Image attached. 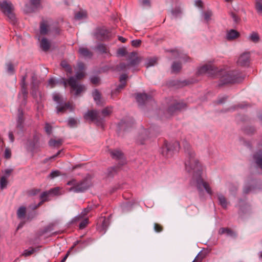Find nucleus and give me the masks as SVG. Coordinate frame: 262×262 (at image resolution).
Segmentation results:
<instances>
[{"instance_id":"1","label":"nucleus","mask_w":262,"mask_h":262,"mask_svg":"<svg viewBox=\"0 0 262 262\" xmlns=\"http://www.w3.org/2000/svg\"><path fill=\"white\" fill-rule=\"evenodd\" d=\"M183 145L186 157L185 161V168L188 173H192V182L195 183L200 192H202L203 188H204L208 194L211 195L212 194L211 188L209 184L205 182L201 176L202 168L198 160L195 158V152L187 141L185 140L183 142Z\"/></svg>"},{"instance_id":"2","label":"nucleus","mask_w":262,"mask_h":262,"mask_svg":"<svg viewBox=\"0 0 262 262\" xmlns=\"http://www.w3.org/2000/svg\"><path fill=\"white\" fill-rule=\"evenodd\" d=\"M206 73L213 77L219 78V86L239 83L245 77V75L238 70L227 71L222 69H219L211 64H205L198 69V74Z\"/></svg>"},{"instance_id":"3","label":"nucleus","mask_w":262,"mask_h":262,"mask_svg":"<svg viewBox=\"0 0 262 262\" xmlns=\"http://www.w3.org/2000/svg\"><path fill=\"white\" fill-rule=\"evenodd\" d=\"M0 10L7 17L8 21L12 25L17 23V18L14 12V7L9 1H0Z\"/></svg>"},{"instance_id":"4","label":"nucleus","mask_w":262,"mask_h":262,"mask_svg":"<svg viewBox=\"0 0 262 262\" xmlns=\"http://www.w3.org/2000/svg\"><path fill=\"white\" fill-rule=\"evenodd\" d=\"M58 84H63L65 88L68 84L71 87V93L74 92V95L76 96L80 95L85 91V86L78 83L77 80L74 77H70L67 80L62 78L59 80Z\"/></svg>"},{"instance_id":"5","label":"nucleus","mask_w":262,"mask_h":262,"mask_svg":"<svg viewBox=\"0 0 262 262\" xmlns=\"http://www.w3.org/2000/svg\"><path fill=\"white\" fill-rule=\"evenodd\" d=\"M180 148V143L178 141L168 143L165 141L164 145L161 148V153L167 158H171L175 152L179 150Z\"/></svg>"},{"instance_id":"6","label":"nucleus","mask_w":262,"mask_h":262,"mask_svg":"<svg viewBox=\"0 0 262 262\" xmlns=\"http://www.w3.org/2000/svg\"><path fill=\"white\" fill-rule=\"evenodd\" d=\"M53 99L54 101L61 106H57L56 107L57 113H64L66 110H69L70 111H72L74 110V107L72 104L68 102L63 104V99L59 94L55 93L53 96Z\"/></svg>"},{"instance_id":"7","label":"nucleus","mask_w":262,"mask_h":262,"mask_svg":"<svg viewBox=\"0 0 262 262\" xmlns=\"http://www.w3.org/2000/svg\"><path fill=\"white\" fill-rule=\"evenodd\" d=\"M84 118L95 122L98 126H103V118L100 116V112L99 111L93 110L88 111L84 114Z\"/></svg>"},{"instance_id":"8","label":"nucleus","mask_w":262,"mask_h":262,"mask_svg":"<svg viewBox=\"0 0 262 262\" xmlns=\"http://www.w3.org/2000/svg\"><path fill=\"white\" fill-rule=\"evenodd\" d=\"M90 186V181L87 179H84L78 182H76L75 186L71 187L69 189V191H74L76 193L83 192L86 190Z\"/></svg>"},{"instance_id":"9","label":"nucleus","mask_w":262,"mask_h":262,"mask_svg":"<svg viewBox=\"0 0 262 262\" xmlns=\"http://www.w3.org/2000/svg\"><path fill=\"white\" fill-rule=\"evenodd\" d=\"M94 36L96 39L104 41L108 40L111 37V32L104 27L97 28L94 33Z\"/></svg>"},{"instance_id":"10","label":"nucleus","mask_w":262,"mask_h":262,"mask_svg":"<svg viewBox=\"0 0 262 262\" xmlns=\"http://www.w3.org/2000/svg\"><path fill=\"white\" fill-rule=\"evenodd\" d=\"M128 76L126 74H123L119 77L120 84L117 86V88L113 90L111 92V98H114L115 96H117L122 90L126 86V80Z\"/></svg>"},{"instance_id":"11","label":"nucleus","mask_w":262,"mask_h":262,"mask_svg":"<svg viewBox=\"0 0 262 262\" xmlns=\"http://www.w3.org/2000/svg\"><path fill=\"white\" fill-rule=\"evenodd\" d=\"M28 77L27 73H26L24 75L21 76V80L20 82V85L21 87V93L23 96V100L22 104L25 105L27 103V98H28V90L27 85L26 82V79Z\"/></svg>"},{"instance_id":"12","label":"nucleus","mask_w":262,"mask_h":262,"mask_svg":"<svg viewBox=\"0 0 262 262\" xmlns=\"http://www.w3.org/2000/svg\"><path fill=\"white\" fill-rule=\"evenodd\" d=\"M59 187H55L50 189L48 191H43L40 195V199L41 200H45V202L50 200V196H55L59 194Z\"/></svg>"},{"instance_id":"13","label":"nucleus","mask_w":262,"mask_h":262,"mask_svg":"<svg viewBox=\"0 0 262 262\" xmlns=\"http://www.w3.org/2000/svg\"><path fill=\"white\" fill-rule=\"evenodd\" d=\"M187 107V104L183 101L178 102L170 105L167 112L170 114H173L178 111H181Z\"/></svg>"},{"instance_id":"14","label":"nucleus","mask_w":262,"mask_h":262,"mask_svg":"<svg viewBox=\"0 0 262 262\" xmlns=\"http://www.w3.org/2000/svg\"><path fill=\"white\" fill-rule=\"evenodd\" d=\"M250 63V53L246 52L242 53L237 61V63L241 67H248Z\"/></svg>"},{"instance_id":"15","label":"nucleus","mask_w":262,"mask_h":262,"mask_svg":"<svg viewBox=\"0 0 262 262\" xmlns=\"http://www.w3.org/2000/svg\"><path fill=\"white\" fill-rule=\"evenodd\" d=\"M93 242V239L91 238H89L86 239L77 240L74 243L73 245L70 248V250H72L75 247L77 246V251H79L90 245Z\"/></svg>"},{"instance_id":"16","label":"nucleus","mask_w":262,"mask_h":262,"mask_svg":"<svg viewBox=\"0 0 262 262\" xmlns=\"http://www.w3.org/2000/svg\"><path fill=\"white\" fill-rule=\"evenodd\" d=\"M111 156L113 159L118 161V166L121 167L126 163L124 158L123 154L119 150H114L110 152Z\"/></svg>"},{"instance_id":"17","label":"nucleus","mask_w":262,"mask_h":262,"mask_svg":"<svg viewBox=\"0 0 262 262\" xmlns=\"http://www.w3.org/2000/svg\"><path fill=\"white\" fill-rule=\"evenodd\" d=\"M151 129L143 128L141 133L138 136L137 142L138 144L143 145L146 143L149 138V134Z\"/></svg>"},{"instance_id":"18","label":"nucleus","mask_w":262,"mask_h":262,"mask_svg":"<svg viewBox=\"0 0 262 262\" xmlns=\"http://www.w3.org/2000/svg\"><path fill=\"white\" fill-rule=\"evenodd\" d=\"M16 122V127L18 129L23 130L24 128V123L25 122V118L24 116V111L21 107H19L18 108Z\"/></svg>"},{"instance_id":"19","label":"nucleus","mask_w":262,"mask_h":262,"mask_svg":"<svg viewBox=\"0 0 262 262\" xmlns=\"http://www.w3.org/2000/svg\"><path fill=\"white\" fill-rule=\"evenodd\" d=\"M136 98L139 104L141 105H144L148 101H151L152 99L151 95L146 93H138Z\"/></svg>"},{"instance_id":"20","label":"nucleus","mask_w":262,"mask_h":262,"mask_svg":"<svg viewBox=\"0 0 262 262\" xmlns=\"http://www.w3.org/2000/svg\"><path fill=\"white\" fill-rule=\"evenodd\" d=\"M142 58L138 57L136 52H132L129 54L128 60H129V65L130 67L137 66L141 61Z\"/></svg>"},{"instance_id":"21","label":"nucleus","mask_w":262,"mask_h":262,"mask_svg":"<svg viewBox=\"0 0 262 262\" xmlns=\"http://www.w3.org/2000/svg\"><path fill=\"white\" fill-rule=\"evenodd\" d=\"M134 124V121L132 118H125L122 119L119 124L120 129L126 130L131 127Z\"/></svg>"},{"instance_id":"22","label":"nucleus","mask_w":262,"mask_h":262,"mask_svg":"<svg viewBox=\"0 0 262 262\" xmlns=\"http://www.w3.org/2000/svg\"><path fill=\"white\" fill-rule=\"evenodd\" d=\"M31 95L34 99H36V101H38L37 98L38 94L39 96V101L42 99V94L38 92V82H34L33 84H31Z\"/></svg>"},{"instance_id":"23","label":"nucleus","mask_w":262,"mask_h":262,"mask_svg":"<svg viewBox=\"0 0 262 262\" xmlns=\"http://www.w3.org/2000/svg\"><path fill=\"white\" fill-rule=\"evenodd\" d=\"M49 26L48 20L42 19L40 23L39 31L41 35H46L49 32Z\"/></svg>"},{"instance_id":"24","label":"nucleus","mask_w":262,"mask_h":262,"mask_svg":"<svg viewBox=\"0 0 262 262\" xmlns=\"http://www.w3.org/2000/svg\"><path fill=\"white\" fill-rule=\"evenodd\" d=\"M92 96L97 105H103V102L101 100V94L98 90L95 89L92 92Z\"/></svg>"},{"instance_id":"25","label":"nucleus","mask_w":262,"mask_h":262,"mask_svg":"<svg viewBox=\"0 0 262 262\" xmlns=\"http://www.w3.org/2000/svg\"><path fill=\"white\" fill-rule=\"evenodd\" d=\"M219 234H226L228 236H230L231 237H236V233L231 229L229 228H221L219 231Z\"/></svg>"},{"instance_id":"26","label":"nucleus","mask_w":262,"mask_h":262,"mask_svg":"<svg viewBox=\"0 0 262 262\" xmlns=\"http://www.w3.org/2000/svg\"><path fill=\"white\" fill-rule=\"evenodd\" d=\"M100 222L101 223L100 231L104 233L110 225V220L105 217H101L100 220Z\"/></svg>"},{"instance_id":"27","label":"nucleus","mask_w":262,"mask_h":262,"mask_svg":"<svg viewBox=\"0 0 262 262\" xmlns=\"http://www.w3.org/2000/svg\"><path fill=\"white\" fill-rule=\"evenodd\" d=\"M239 36V33L236 30L231 29L227 33L226 38L228 40H231Z\"/></svg>"},{"instance_id":"28","label":"nucleus","mask_w":262,"mask_h":262,"mask_svg":"<svg viewBox=\"0 0 262 262\" xmlns=\"http://www.w3.org/2000/svg\"><path fill=\"white\" fill-rule=\"evenodd\" d=\"M253 159L257 166L262 169V151L256 152L253 156Z\"/></svg>"},{"instance_id":"29","label":"nucleus","mask_w":262,"mask_h":262,"mask_svg":"<svg viewBox=\"0 0 262 262\" xmlns=\"http://www.w3.org/2000/svg\"><path fill=\"white\" fill-rule=\"evenodd\" d=\"M78 52L80 55L84 57L91 58L93 55L92 53L87 48L85 47H80Z\"/></svg>"},{"instance_id":"30","label":"nucleus","mask_w":262,"mask_h":262,"mask_svg":"<svg viewBox=\"0 0 262 262\" xmlns=\"http://www.w3.org/2000/svg\"><path fill=\"white\" fill-rule=\"evenodd\" d=\"M63 140L62 139H59L58 140H55L51 139L49 141V145L51 147L59 148L63 143Z\"/></svg>"},{"instance_id":"31","label":"nucleus","mask_w":262,"mask_h":262,"mask_svg":"<svg viewBox=\"0 0 262 262\" xmlns=\"http://www.w3.org/2000/svg\"><path fill=\"white\" fill-rule=\"evenodd\" d=\"M50 41L46 38H43L40 41V47L43 51H48L50 48Z\"/></svg>"},{"instance_id":"32","label":"nucleus","mask_w":262,"mask_h":262,"mask_svg":"<svg viewBox=\"0 0 262 262\" xmlns=\"http://www.w3.org/2000/svg\"><path fill=\"white\" fill-rule=\"evenodd\" d=\"M120 167H119V166L117 165L108 168L107 170V177L108 178H113Z\"/></svg>"},{"instance_id":"33","label":"nucleus","mask_w":262,"mask_h":262,"mask_svg":"<svg viewBox=\"0 0 262 262\" xmlns=\"http://www.w3.org/2000/svg\"><path fill=\"white\" fill-rule=\"evenodd\" d=\"M31 8L32 10L29 12H34L40 7V0H30Z\"/></svg>"},{"instance_id":"34","label":"nucleus","mask_w":262,"mask_h":262,"mask_svg":"<svg viewBox=\"0 0 262 262\" xmlns=\"http://www.w3.org/2000/svg\"><path fill=\"white\" fill-rule=\"evenodd\" d=\"M88 16L87 12L85 10H81L77 12L75 15V18L77 20L86 18Z\"/></svg>"},{"instance_id":"35","label":"nucleus","mask_w":262,"mask_h":262,"mask_svg":"<svg viewBox=\"0 0 262 262\" xmlns=\"http://www.w3.org/2000/svg\"><path fill=\"white\" fill-rule=\"evenodd\" d=\"M26 213V208L24 206L20 207L17 211V215L18 219L25 218Z\"/></svg>"},{"instance_id":"36","label":"nucleus","mask_w":262,"mask_h":262,"mask_svg":"<svg viewBox=\"0 0 262 262\" xmlns=\"http://www.w3.org/2000/svg\"><path fill=\"white\" fill-rule=\"evenodd\" d=\"M217 199L220 204L224 208H226L227 207V201L226 198L222 194L217 195Z\"/></svg>"},{"instance_id":"37","label":"nucleus","mask_w":262,"mask_h":262,"mask_svg":"<svg viewBox=\"0 0 262 262\" xmlns=\"http://www.w3.org/2000/svg\"><path fill=\"white\" fill-rule=\"evenodd\" d=\"M113 107L112 106H107L103 108L100 112L103 117H101L104 119V117L109 116L112 113ZM104 120L103 119V121Z\"/></svg>"},{"instance_id":"38","label":"nucleus","mask_w":262,"mask_h":262,"mask_svg":"<svg viewBox=\"0 0 262 262\" xmlns=\"http://www.w3.org/2000/svg\"><path fill=\"white\" fill-rule=\"evenodd\" d=\"M96 49L101 53H107L108 49L105 45L103 43H98L96 47Z\"/></svg>"},{"instance_id":"39","label":"nucleus","mask_w":262,"mask_h":262,"mask_svg":"<svg viewBox=\"0 0 262 262\" xmlns=\"http://www.w3.org/2000/svg\"><path fill=\"white\" fill-rule=\"evenodd\" d=\"M60 66L68 73L71 74L72 72V68L71 66L65 60H63L60 63Z\"/></svg>"},{"instance_id":"40","label":"nucleus","mask_w":262,"mask_h":262,"mask_svg":"<svg viewBox=\"0 0 262 262\" xmlns=\"http://www.w3.org/2000/svg\"><path fill=\"white\" fill-rule=\"evenodd\" d=\"M158 60L156 57H150L147 58L145 62V66L146 68H149L151 66H154L157 63Z\"/></svg>"},{"instance_id":"41","label":"nucleus","mask_w":262,"mask_h":262,"mask_svg":"<svg viewBox=\"0 0 262 262\" xmlns=\"http://www.w3.org/2000/svg\"><path fill=\"white\" fill-rule=\"evenodd\" d=\"M212 15V12L210 10H208L203 13L204 20L206 21L207 23H208L209 21L211 20V18Z\"/></svg>"},{"instance_id":"42","label":"nucleus","mask_w":262,"mask_h":262,"mask_svg":"<svg viewBox=\"0 0 262 262\" xmlns=\"http://www.w3.org/2000/svg\"><path fill=\"white\" fill-rule=\"evenodd\" d=\"M171 68L173 72H179L182 68L181 63L179 62H173Z\"/></svg>"},{"instance_id":"43","label":"nucleus","mask_w":262,"mask_h":262,"mask_svg":"<svg viewBox=\"0 0 262 262\" xmlns=\"http://www.w3.org/2000/svg\"><path fill=\"white\" fill-rule=\"evenodd\" d=\"M6 70L7 73L10 75H12L15 73V69L12 62H9L6 64Z\"/></svg>"},{"instance_id":"44","label":"nucleus","mask_w":262,"mask_h":262,"mask_svg":"<svg viewBox=\"0 0 262 262\" xmlns=\"http://www.w3.org/2000/svg\"><path fill=\"white\" fill-rule=\"evenodd\" d=\"M36 248L33 247H30L29 249L24 250L21 255L25 257L29 256L34 253L36 251Z\"/></svg>"},{"instance_id":"45","label":"nucleus","mask_w":262,"mask_h":262,"mask_svg":"<svg viewBox=\"0 0 262 262\" xmlns=\"http://www.w3.org/2000/svg\"><path fill=\"white\" fill-rule=\"evenodd\" d=\"M249 39L251 41H253V42L256 43L258 42L259 40V37L258 33L256 32H253L249 36Z\"/></svg>"},{"instance_id":"46","label":"nucleus","mask_w":262,"mask_h":262,"mask_svg":"<svg viewBox=\"0 0 262 262\" xmlns=\"http://www.w3.org/2000/svg\"><path fill=\"white\" fill-rule=\"evenodd\" d=\"M171 12L172 15L174 17H177L180 16L182 13V11L180 7H176L174 9L171 10Z\"/></svg>"},{"instance_id":"47","label":"nucleus","mask_w":262,"mask_h":262,"mask_svg":"<svg viewBox=\"0 0 262 262\" xmlns=\"http://www.w3.org/2000/svg\"><path fill=\"white\" fill-rule=\"evenodd\" d=\"M77 121L74 118H70L68 121V125L69 127L72 128L76 127Z\"/></svg>"},{"instance_id":"48","label":"nucleus","mask_w":262,"mask_h":262,"mask_svg":"<svg viewBox=\"0 0 262 262\" xmlns=\"http://www.w3.org/2000/svg\"><path fill=\"white\" fill-rule=\"evenodd\" d=\"M129 63H126L125 62H121L117 66V69L119 71H125L126 69H128L129 67Z\"/></svg>"},{"instance_id":"49","label":"nucleus","mask_w":262,"mask_h":262,"mask_svg":"<svg viewBox=\"0 0 262 262\" xmlns=\"http://www.w3.org/2000/svg\"><path fill=\"white\" fill-rule=\"evenodd\" d=\"M7 183L8 181L7 180V178L5 176L2 177L0 180L1 189H3L4 188L6 187Z\"/></svg>"},{"instance_id":"50","label":"nucleus","mask_w":262,"mask_h":262,"mask_svg":"<svg viewBox=\"0 0 262 262\" xmlns=\"http://www.w3.org/2000/svg\"><path fill=\"white\" fill-rule=\"evenodd\" d=\"M93 206L91 205L88 206V207L85 208H84L82 211L81 212V214H82V216L84 217L86 216L92 209H93Z\"/></svg>"},{"instance_id":"51","label":"nucleus","mask_w":262,"mask_h":262,"mask_svg":"<svg viewBox=\"0 0 262 262\" xmlns=\"http://www.w3.org/2000/svg\"><path fill=\"white\" fill-rule=\"evenodd\" d=\"M255 8L258 13L260 14H262V2L256 1Z\"/></svg>"},{"instance_id":"52","label":"nucleus","mask_w":262,"mask_h":262,"mask_svg":"<svg viewBox=\"0 0 262 262\" xmlns=\"http://www.w3.org/2000/svg\"><path fill=\"white\" fill-rule=\"evenodd\" d=\"M45 130L46 133L48 135H50L52 133V126L49 123H46L45 124Z\"/></svg>"},{"instance_id":"53","label":"nucleus","mask_w":262,"mask_h":262,"mask_svg":"<svg viewBox=\"0 0 262 262\" xmlns=\"http://www.w3.org/2000/svg\"><path fill=\"white\" fill-rule=\"evenodd\" d=\"M40 191V189L34 188L31 190H30L28 191V194L30 196H35L39 193Z\"/></svg>"},{"instance_id":"54","label":"nucleus","mask_w":262,"mask_h":262,"mask_svg":"<svg viewBox=\"0 0 262 262\" xmlns=\"http://www.w3.org/2000/svg\"><path fill=\"white\" fill-rule=\"evenodd\" d=\"M89 220L88 219H84L83 220L79 225V228L80 229H84L88 224Z\"/></svg>"},{"instance_id":"55","label":"nucleus","mask_w":262,"mask_h":262,"mask_svg":"<svg viewBox=\"0 0 262 262\" xmlns=\"http://www.w3.org/2000/svg\"><path fill=\"white\" fill-rule=\"evenodd\" d=\"M91 82L95 85L99 84L100 81V78L97 76H94L90 78Z\"/></svg>"},{"instance_id":"56","label":"nucleus","mask_w":262,"mask_h":262,"mask_svg":"<svg viewBox=\"0 0 262 262\" xmlns=\"http://www.w3.org/2000/svg\"><path fill=\"white\" fill-rule=\"evenodd\" d=\"M53 225L52 224H49V225L44 227V228L42 231V234H45L48 232L51 231L53 230Z\"/></svg>"},{"instance_id":"57","label":"nucleus","mask_w":262,"mask_h":262,"mask_svg":"<svg viewBox=\"0 0 262 262\" xmlns=\"http://www.w3.org/2000/svg\"><path fill=\"white\" fill-rule=\"evenodd\" d=\"M117 53L119 56H124L127 54V51L125 48H119L117 50Z\"/></svg>"},{"instance_id":"58","label":"nucleus","mask_w":262,"mask_h":262,"mask_svg":"<svg viewBox=\"0 0 262 262\" xmlns=\"http://www.w3.org/2000/svg\"><path fill=\"white\" fill-rule=\"evenodd\" d=\"M154 230L157 232H161L163 231V227L158 223L154 224Z\"/></svg>"},{"instance_id":"59","label":"nucleus","mask_w":262,"mask_h":262,"mask_svg":"<svg viewBox=\"0 0 262 262\" xmlns=\"http://www.w3.org/2000/svg\"><path fill=\"white\" fill-rule=\"evenodd\" d=\"M59 175H60V171L59 170H54V171H52L50 173L48 177L51 179H53L55 177L59 176Z\"/></svg>"},{"instance_id":"60","label":"nucleus","mask_w":262,"mask_h":262,"mask_svg":"<svg viewBox=\"0 0 262 262\" xmlns=\"http://www.w3.org/2000/svg\"><path fill=\"white\" fill-rule=\"evenodd\" d=\"M58 83L59 80H56L53 78H50L48 80V84L49 85H51V88H54L56 84H58Z\"/></svg>"},{"instance_id":"61","label":"nucleus","mask_w":262,"mask_h":262,"mask_svg":"<svg viewBox=\"0 0 262 262\" xmlns=\"http://www.w3.org/2000/svg\"><path fill=\"white\" fill-rule=\"evenodd\" d=\"M141 43V40L140 39H135L132 41V45L134 47H138Z\"/></svg>"},{"instance_id":"62","label":"nucleus","mask_w":262,"mask_h":262,"mask_svg":"<svg viewBox=\"0 0 262 262\" xmlns=\"http://www.w3.org/2000/svg\"><path fill=\"white\" fill-rule=\"evenodd\" d=\"M231 16L235 23H237L239 21L240 18L235 13L233 12L231 13Z\"/></svg>"},{"instance_id":"63","label":"nucleus","mask_w":262,"mask_h":262,"mask_svg":"<svg viewBox=\"0 0 262 262\" xmlns=\"http://www.w3.org/2000/svg\"><path fill=\"white\" fill-rule=\"evenodd\" d=\"M204 257V256H202L201 252H200L192 262H201Z\"/></svg>"},{"instance_id":"64","label":"nucleus","mask_w":262,"mask_h":262,"mask_svg":"<svg viewBox=\"0 0 262 262\" xmlns=\"http://www.w3.org/2000/svg\"><path fill=\"white\" fill-rule=\"evenodd\" d=\"M227 98H228V96H223L222 97H220L217 100V104L223 103H224L226 101Z\"/></svg>"}]
</instances>
